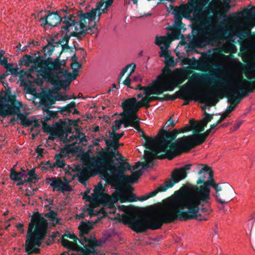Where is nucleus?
Segmentation results:
<instances>
[{
  "mask_svg": "<svg viewBox=\"0 0 255 255\" xmlns=\"http://www.w3.org/2000/svg\"><path fill=\"white\" fill-rule=\"evenodd\" d=\"M79 16L73 20H71V17H65L63 21L64 25L61 26V32L63 30L66 32L60 42H65L68 43L71 37H76L78 39H81L82 37L90 30L92 31V28H95L96 23L90 27L87 24L90 21H93L96 18V8H92L91 11L84 13L82 10L78 11Z\"/></svg>",
  "mask_w": 255,
  "mask_h": 255,
  "instance_id": "nucleus-5",
  "label": "nucleus"
},
{
  "mask_svg": "<svg viewBox=\"0 0 255 255\" xmlns=\"http://www.w3.org/2000/svg\"><path fill=\"white\" fill-rule=\"evenodd\" d=\"M33 56L28 54L24 55L21 60V64L23 65L28 66L29 63H33Z\"/></svg>",
  "mask_w": 255,
  "mask_h": 255,
  "instance_id": "nucleus-58",
  "label": "nucleus"
},
{
  "mask_svg": "<svg viewBox=\"0 0 255 255\" xmlns=\"http://www.w3.org/2000/svg\"><path fill=\"white\" fill-rule=\"evenodd\" d=\"M184 65H189L192 69H196V67H199V59L197 60L195 57L184 59Z\"/></svg>",
  "mask_w": 255,
  "mask_h": 255,
  "instance_id": "nucleus-49",
  "label": "nucleus"
},
{
  "mask_svg": "<svg viewBox=\"0 0 255 255\" xmlns=\"http://www.w3.org/2000/svg\"><path fill=\"white\" fill-rule=\"evenodd\" d=\"M114 156L115 153L109 152L107 149L106 151H97V174L101 171L111 167V165L114 163L111 158Z\"/></svg>",
  "mask_w": 255,
  "mask_h": 255,
  "instance_id": "nucleus-16",
  "label": "nucleus"
},
{
  "mask_svg": "<svg viewBox=\"0 0 255 255\" xmlns=\"http://www.w3.org/2000/svg\"><path fill=\"white\" fill-rule=\"evenodd\" d=\"M220 61L218 57H213L206 53H202L199 58V67H196V69L203 71H209L214 66L218 67Z\"/></svg>",
  "mask_w": 255,
  "mask_h": 255,
  "instance_id": "nucleus-19",
  "label": "nucleus"
},
{
  "mask_svg": "<svg viewBox=\"0 0 255 255\" xmlns=\"http://www.w3.org/2000/svg\"><path fill=\"white\" fill-rule=\"evenodd\" d=\"M75 130V133H72V135L68 138V142H71V144L72 145L77 143L78 141L80 143L84 141H87L84 134L81 132L80 128L76 127Z\"/></svg>",
  "mask_w": 255,
  "mask_h": 255,
  "instance_id": "nucleus-32",
  "label": "nucleus"
},
{
  "mask_svg": "<svg viewBox=\"0 0 255 255\" xmlns=\"http://www.w3.org/2000/svg\"><path fill=\"white\" fill-rule=\"evenodd\" d=\"M3 67L6 69L7 71L10 72V74L13 75H17L18 74V70L17 68H13V64L12 63H8L7 59L3 57L2 61L0 62Z\"/></svg>",
  "mask_w": 255,
  "mask_h": 255,
  "instance_id": "nucleus-42",
  "label": "nucleus"
},
{
  "mask_svg": "<svg viewBox=\"0 0 255 255\" xmlns=\"http://www.w3.org/2000/svg\"><path fill=\"white\" fill-rule=\"evenodd\" d=\"M58 109V112L64 116H69L72 112L71 110L68 107L67 105L64 107H59Z\"/></svg>",
  "mask_w": 255,
  "mask_h": 255,
  "instance_id": "nucleus-59",
  "label": "nucleus"
},
{
  "mask_svg": "<svg viewBox=\"0 0 255 255\" xmlns=\"http://www.w3.org/2000/svg\"><path fill=\"white\" fill-rule=\"evenodd\" d=\"M122 119L123 125L125 128L129 126L132 127L136 123L139 122L140 121V119L135 113H124Z\"/></svg>",
  "mask_w": 255,
  "mask_h": 255,
  "instance_id": "nucleus-29",
  "label": "nucleus"
},
{
  "mask_svg": "<svg viewBox=\"0 0 255 255\" xmlns=\"http://www.w3.org/2000/svg\"><path fill=\"white\" fill-rule=\"evenodd\" d=\"M174 186V183H172L169 180L165 181L163 184L160 185L155 190L153 191V194L156 195L158 192H164L167 189Z\"/></svg>",
  "mask_w": 255,
  "mask_h": 255,
  "instance_id": "nucleus-44",
  "label": "nucleus"
},
{
  "mask_svg": "<svg viewBox=\"0 0 255 255\" xmlns=\"http://www.w3.org/2000/svg\"><path fill=\"white\" fill-rule=\"evenodd\" d=\"M237 88L242 91V95L246 96L248 93L252 92L254 89H255V81L252 83L247 80H244L241 83L238 81Z\"/></svg>",
  "mask_w": 255,
  "mask_h": 255,
  "instance_id": "nucleus-28",
  "label": "nucleus"
},
{
  "mask_svg": "<svg viewBox=\"0 0 255 255\" xmlns=\"http://www.w3.org/2000/svg\"><path fill=\"white\" fill-rule=\"evenodd\" d=\"M142 174V171L140 169L132 172L131 175H128L127 177H125L124 180L126 182V184H131L137 182L138 179Z\"/></svg>",
  "mask_w": 255,
  "mask_h": 255,
  "instance_id": "nucleus-40",
  "label": "nucleus"
},
{
  "mask_svg": "<svg viewBox=\"0 0 255 255\" xmlns=\"http://www.w3.org/2000/svg\"><path fill=\"white\" fill-rule=\"evenodd\" d=\"M9 178L11 180L16 182V185L18 186L23 185L26 183L25 178L24 179L20 173L15 171L14 168L10 170Z\"/></svg>",
  "mask_w": 255,
  "mask_h": 255,
  "instance_id": "nucleus-36",
  "label": "nucleus"
},
{
  "mask_svg": "<svg viewBox=\"0 0 255 255\" xmlns=\"http://www.w3.org/2000/svg\"><path fill=\"white\" fill-rule=\"evenodd\" d=\"M109 168H106L101 171L99 173L101 178L106 181V183L112 187H117V188H123L122 185L126 184V182L123 180V177L117 172L112 173L111 175L109 172Z\"/></svg>",
  "mask_w": 255,
  "mask_h": 255,
  "instance_id": "nucleus-18",
  "label": "nucleus"
},
{
  "mask_svg": "<svg viewBox=\"0 0 255 255\" xmlns=\"http://www.w3.org/2000/svg\"><path fill=\"white\" fill-rule=\"evenodd\" d=\"M253 14H254L255 17V7H253V8L248 10H244L241 12V15L244 17L246 18H250L253 17Z\"/></svg>",
  "mask_w": 255,
  "mask_h": 255,
  "instance_id": "nucleus-60",
  "label": "nucleus"
},
{
  "mask_svg": "<svg viewBox=\"0 0 255 255\" xmlns=\"http://www.w3.org/2000/svg\"><path fill=\"white\" fill-rule=\"evenodd\" d=\"M65 132L66 131L63 129H59L56 135L61 141H63L64 143H67L68 136ZM53 135H55L56 134H53Z\"/></svg>",
  "mask_w": 255,
  "mask_h": 255,
  "instance_id": "nucleus-55",
  "label": "nucleus"
},
{
  "mask_svg": "<svg viewBox=\"0 0 255 255\" xmlns=\"http://www.w3.org/2000/svg\"><path fill=\"white\" fill-rule=\"evenodd\" d=\"M148 96L145 95L140 101H137L138 106H139V108L144 107L147 109L150 106L149 105L150 101H148Z\"/></svg>",
  "mask_w": 255,
  "mask_h": 255,
  "instance_id": "nucleus-56",
  "label": "nucleus"
},
{
  "mask_svg": "<svg viewBox=\"0 0 255 255\" xmlns=\"http://www.w3.org/2000/svg\"><path fill=\"white\" fill-rule=\"evenodd\" d=\"M166 148L165 149L164 151H160L159 152H156L155 151H153V152H155L156 154L160 152H165L166 151ZM152 151L153 150H151ZM174 157H175V155L174 154L171 148H170L168 150H167L166 151V153L164 154H162L161 155H157L156 154V159H162L165 158H167L168 160H172Z\"/></svg>",
  "mask_w": 255,
  "mask_h": 255,
  "instance_id": "nucleus-43",
  "label": "nucleus"
},
{
  "mask_svg": "<svg viewBox=\"0 0 255 255\" xmlns=\"http://www.w3.org/2000/svg\"><path fill=\"white\" fill-rule=\"evenodd\" d=\"M33 58V63L34 64L35 68L38 67L41 65H43V62L44 60V57L41 56H36V55L35 54Z\"/></svg>",
  "mask_w": 255,
  "mask_h": 255,
  "instance_id": "nucleus-57",
  "label": "nucleus"
},
{
  "mask_svg": "<svg viewBox=\"0 0 255 255\" xmlns=\"http://www.w3.org/2000/svg\"><path fill=\"white\" fill-rule=\"evenodd\" d=\"M56 100V97L53 96L50 92L41 96L39 106L44 112L47 113L45 118V121H48L51 118L55 119L58 118V112L49 110L52 105L55 104Z\"/></svg>",
  "mask_w": 255,
  "mask_h": 255,
  "instance_id": "nucleus-15",
  "label": "nucleus"
},
{
  "mask_svg": "<svg viewBox=\"0 0 255 255\" xmlns=\"http://www.w3.org/2000/svg\"><path fill=\"white\" fill-rule=\"evenodd\" d=\"M48 232V222L38 212L35 213L29 224L26 236L25 250L28 255L39 254L40 248L54 242L57 232H53L47 238Z\"/></svg>",
  "mask_w": 255,
  "mask_h": 255,
  "instance_id": "nucleus-4",
  "label": "nucleus"
},
{
  "mask_svg": "<svg viewBox=\"0 0 255 255\" xmlns=\"http://www.w3.org/2000/svg\"><path fill=\"white\" fill-rule=\"evenodd\" d=\"M78 157L80 158V161L81 163L84 165H86L93 162L94 158H96L95 155L91 156L90 153L88 152H84V150H81L79 153L78 154Z\"/></svg>",
  "mask_w": 255,
  "mask_h": 255,
  "instance_id": "nucleus-38",
  "label": "nucleus"
},
{
  "mask_svg": "<svg viewBox=\"0 0 255 255\" xmlns=\"http://www.w3.org/2000/svg\"><path fill=\"white\" fill-rule=\"evenodd\" d=\"M136 89L139 90H143V94L146 96H150L151 94H154L152 92H153V90L152 89L151 87V84H149L147 86H142L141 85L138 84L137 86Z\"/></svg>",
  "mask_w": 255,
  "mask_h": 255,
  "instance_id": "nucleus-51",
  "label": "nucleus"
},
{
  "mask_svg": "<svg viewBox=\"0 0 255 255\" xmlns=\"http://www.w3.org/2000/svg\"><path fill=\"white\" fill-rule=\"evenodd\" d=\"M53 60L51 58H48L47 59L46 58V57H44V60L43 62V65H44V67H42L40 68V69L38 71L39 73H42L43 74H45V72L47 71L46 67L49 68V66H51L53 62Z\"/></svg>",
  "mask_w": 255,
  "mask_h": 255,
  "instance_id": "nucleus-52",
  "label": "nucleus"
},
{
  "mask_svg": "<svg viewBox=\"0 0 255 255\" xmlns=\"http://www.w3.org/2000/svg\"><path fill=\"white\" fill-rule=\"evenodd\" d=\"M192 73V71L188 69H176L173 74V80L175 82H169L166 84V77L163 75L158 76L150 84L153 90L152 93L160 95L165 91H173L177 84L183 83Z\"/></svg>",
  "mask_w": 255,
  "mask_h": 255,
  "instance_id": "nucleus-6",
  "label": "nucleus"
},
{
  "mask_svg": "<svg viewBox=\"0 0 255 255\" xmlns=\"http://www.w3.org/2000/svg\"><path fill=\"white\" fill-rule=\"evenodd\" d=\"M46 180L47 182L49 181L48 183L52 187L53 191L56 190L65 193L73 190L72 186L69 184V181L67 180L65 177H64L65 182L62 181L60 178L56 176L47 178Z\"/></svg>",
  "mask_w": 255,
  "mask_h": 255,
  "instance_id": "nucleus-20",
  "label": "nucleus"
},
{
  "mask_svg": "<svg viewBox=\"0 0 255 255\" xmlns=\"http://www.w3.org/2000/svg\"><path fill=\"white\" fill-rule=\"evenodd\" d=\"M192 164H187L180 168H175L171 173L170 181L174 185L185 179L188 171L191 170Z\"/></svg>",
  "mask_w": 255,
  "mask_h": 255,
  "instance_id": "nucleus-22",
  "label": "nucleus"
},
{
  "mask_svg": "<svg viewBox=\"0 0 255 255\" xmlns=\"http://www.w3.org/2000/svg\"><path fill=\"white\" fill-rule=\"evenodd\" d=\"M27 170H28V172L26 174V175H27V177H26V179L25 178L26 183H32L33 182V180L39 179V176L35 173L34 168L30 170L27 169Z\"/></svg>",
  "mask_w": 255,
  "mask_h": 255,
  "instance_id": "nucleus-48",
  "label": "nucleus"
},
{
  "mask_svg": "<svg viewBox=\"0 0 255 255\" xmlns=\"http://www.w3.org/2000/svg\"><path fill=\"white\" fill-rule=\"evenodd\" d=\"M223 75L225 77V78L221 80H216V83L219 87L215 88V91L220 93V92L223 91L225 87H230V90L227 93V95L228 97V102L231 105H234L236 103V101L239 97H244L245 96L242 95V91L237 88L238 86V81L233 76H231L227 72H222Z\"/></svg>",
  "mask_w": 255,
  "mask_h": 255,
  "instance_id": "nucleus-11",
  "label": "nucleus"
},
{
  "mask_svg": "<svg viewBox=\"0 0 255 255\" xmlns=\"http://www.w3.org/2000/svg\"><path fill=\"white\" fill-rule=\"evenodd\" d=\"M61 243L64 247L71 250H76L78 248V245L76 243L69 241L63 238L61 240Z\"/></svg>",
  "mask_w": 255,
  "mask_h": 255,
  "instance_id": "nucleus-47",
  "label": "nucleus"
},
{
  "mask_svg": "<svg viewBox=\"0 0 255 255\" xmlns=\"http://www.w3.org/2000/svg\"><path fill=\"white\" fill-rule=\"evenodd\" d=\"M188 136L191 145L193 146V148L196 146L202 144L206 140L201 133L194 134L189 135Z\"/></svg>",
  "mask_w": 255,
  "mask_h": 255,
  "instance_id": "nucleus-39",
  "label": "nucleus"
},
{
  "mask_svg": "<svg viewBox=\"0 0 255 255\" xmlns=\"http://www.w3.org/2000/svg\"><path fill=\"white\" fill-rule=\"evenodd\" d=\"M121 107L124 110V113H136L139 109L137 101L134 97L125 100L122 103Z\"/></svg>",
  "mask_w": 255,
  "mask_h": 255,
  "instance_id": "nucleus-24",
  "label": "nucleus"
},
{
  "mask_svg": "<svg viewBox=\"0 0 255 255\" xmlns=\"http://www.w3.org/2000/svg\"><path fill=\"white\" fill-rule=\"evenodd\" d=\"M80 173H83L84 175L89 176V174L91 176H96V161L94 158V161L92 163L86 165H77L74 166L72 170Z\"/></svg>",
  "mask_w": 255,
  "mask_h": 255,
  "instance_id": "nucleus-23",
  "label": "nucleus"
},
{
  "mask_svg": "<svg viewBox=\"0 0 255 255\" xmlns=\"http://www.w3.org/2000/svg\"><path fill=\"white\" fill-rule=\"evenodd\" d=\"M9 99L8 106L6 108L8 109V117L10 115H17V119L20 122H17V123L25 127H29L32 125V121L29 120L23 113H21L20 107L22 106V103L17 101L15 96H11Z\"/></svg>",
  "mask_w": 255,
  "mask_h": 255,
  "instance_id": "nucleus-13",
  "label": "nucleus"
},
{
  "mask_svg": "<svg viewBox=\"0 0 255 255\" xmlns=\"http://www.w3.org/2000/svg\"><path fill=\"white\" fill-rule=\"evenodd\" d=\"M202 166V167L198 171L200 177L197 181V183H203V185L200 186L199 188L196 185H190L186 188L181 187L179 190H182V193H189L191 190H195L196 188L197 189L196 192H210V187L216 183L213 178L214 171L206 164Z\"/></svg>",
  "mask_w": 255,
  "mask_h": 255,
  "instance_id": "nucleus-10",
  "label": "nucleus"
},
{
  "mask_svg": "<svg viewBox=\"0 0 255 255\" xmlns=\"http://www.w3.org/2000/svg\"><path fill=\"white\" fill-rule=\"evenodd\" d=\"M68 147L65 148H62L60 150V152L58 154H56L55 155V162L53 163V166L56 168H64L66 165L64 160H61V158L64 157L63 153H67L68 150Z\"/></svg>",
  "mask_w": 255,
  "mask_h": 255,
  "instance_id": "nucleus-35",
  "label": "nucleus"
},
{
  "mask_svg": "<svg viewBox=\"0 0 255 255\" xmlns=\"http://www.w3.org/2000/svg\"><path fill=\"white\" fill-rule=\"evenodd\" d=\"M171 42L170 38L168 36H156L155 43L156 44L158 45H160L161 44L166 45L169 43Z\"/></svg>",
  "mask_w": 255,
  "mask_h": 255,
  "instance_id": "nucleus-50",
  "label": "nucleus"
},
{
  "mask_svg": "<svg viewBox=\"0 0 255 255\" xmlns=\"http://www.w3.org/2000/svg\"><path fill=\"white\" fill-rule=\"evenodd\" d=\"M210 0H188L186 4L176 7L175 11L174 28L182 29L184 24L182 16L190 18L195 24L191 35L188 34L182 39L187 52L197 48H202L219 39L226 31L220 25H209V11L203 7Z\"/></svg>",
  "mask_w": 255,
  "mask_h": 255,
  "instance_id": "nucleus-1",
  "label": "nucleus"
},
{
  "mask_svg": "<svg viewBox=\"0 0 255 255\" xmlns=\"http://www.w3.org/2000/svg\"><path fill=\"white\" fill-rule=\"evenodd\" d=\"M96 224V220L90 221H81L78 227L79 230V236L81 238L79 240V243L82 245L85 250L81 255H96V237L94 236L91 238H87L85 234H88L90 231L94 228V225Z\"/></svg>",
  "mask_w": 255,
  "mask_h": 255,
  "instance_id": "nucleus-12",
  "label": "nucleus"
},
{
  "mask_svg": "<svg viewBox=\"0 0 255 255\" xmlns=\"http://www.w3.org/2000/svg\"><path fill=\"white\" fill-rule=\"evenodd\" d=\"M224 49L225 52L235 53L237 51L236 46L232 43L228 42L224 45Z\"/></svg>",
  "mask_w": 255,
  "mask_h": 255,
  "instance_id": "nucleus-54",
  "label": "nucleus"
},
{
  "mask_svg": "<svg viewBox=\"0 0 255 255\" xmlns=\"http://www.w3.org/2000/svg\"><path fill=\"white\" fill-rule=\"evenodd\" d=\"M105 142V144L107 146L106 149L109 150V149H112L116 150L119 147V141L113 140L110 138H107L106 137H102Z\"/></svg>",
  "mask_w": 255,
  "mask_h": 255,
  "instance_id": "nucleus-45",
  "label": "nucleus"
},
{
  "mask_svg": "<svg viewBox=\"0 0 255 255\" xmlns=\"http://www.w3.org/2000/svg\"><path fill=\"white\" fill-rule=\"evenodd\" d=\"M197 190H191L189 193H182V190H179L167 198L169 205L167 207L171 213L168 219L169 221L173 222L177 218L181 221L208 219L212 212L209 202L210 192H196Z\"/></svg>",
  "mask_w": 255,
  "mask_h": 255,
  "instance_id": "nucleus-2",
  "label": "nucleus"
},
{
  "mask_svg": "<svg viewBox=\"0 0 255 255\" xmlns=\"http://www.w3.org/2000/svg\"><path fill=\"white\" fill-rule=\"evenodd\" d=\"M70 73L66 70H61L60 72L53 75L51 84L56 89L60 90L63 87L69 85L72 81H70Z\"/></svg>",
  "mask_w": 255,
  "mask_h": 255,
  "instance_id": "nucleus-21",
  "label": "nucleus"
},
{
  "mask_svg": "<svg viewBox=\"0 0 255 255\" xmlns=\"http://www.w3.org/2000/svg\"><path fill=\"white\" fill-rule=\"evenodd\" d=\"M111 237L110 233H105L103 235L102 240L97 239V247H100L102 245V244L105 243L106 241L109 240Z\"/></svg>",
  "mask_w": 255,
  "mask_h": 255,
  "instance_id": "nucleus-62",
  "label": "nucleus"
},
{
  "mask_svg": "<svg viewBox=\"0 0 255 255\" xmlns=\"http://www.w3.org/2000/svg\"><path fill=\"white\" fill-rule=\"evenodd\" d=\"M144 159L146 163H143L142 168L143 169H146L148 167H152L153 165V160L156 159V153H153L148 150H145ZM141 164H142V163L140 161L137 162L136 163V167L133 168V169L137 168Z\"/></svg>",
  "mask_w": 255,
  "mask_h": 255,
  "instance_id": "nucleus-31",
  "label": "nucleus"
},
{
  "mask_svg": "<svg viewBox=\"0 0 255 255\" xmlns=\"http://www.w3.org/2000/svg\"><path fill=\"white\" fill-rule=\"evenodd\" d=\"M212 187L215 190L214 196L218 203L227 204L233 199L235 190L231 185L226 184L222 188L219 186V184L215 183Z\"/></svg>",
  "mask_w": 255,
  "mask_h": 255,
  "instance_id": "nucleus-14",
  "label": "nucleus"
},
{
  "mask_svg": "<svg viewBox=\"0 0 255 255\" xmlns=\"http://www.w3.org/2000/svg\"><path fill=\"white\" fill-rule=\"evenodd\" d=\"M231 0H212L209 4V6L206 8H208L209 11L211 10L213 12L217 9L221 10L226 6L225 9L227 10L230 7L229 4Z\"/></svg>",
  "mask_w": 255,
  "mask_h": 255,
  "instance_id": "nucleus-26",
  "label": "nucleus"
},
{
  "mask_svg": "<svg viewBox=\"0 0 255 255\" xmlns=\"http://www.w3.org/2000/svg\"><path fill=\"white\" fill-rule=\"evenodd\" d=\"M72 10V8L67 6L55 11L45 10V15L40 18L39 21L41 22V25L43 27L48 25L54 27L57 26L60 22L63 23L65 17H71V20H73L78 17V11L76 13H71Z\"/></svg>",
  "mask_w": 255,
  "mask_h": 255,
  "instance_id": "nucleus-9",
  "label": "nucleus"
},
{
  "mask_svg": "<svg viewBox=\"0 0 255 255\" xmlns=\"http://www.w3.org/2000/svg\"><path fill=\"white\" fill-rule=\"evenodd\" d=\"M114 0H101L97 3V12L98 13V16H100L102 13H107L108 8L112 5Z\"/></svg>",
  "mask_w": 255,
  "mask_h": 255,
  "instance_id": "nucleus-34",
  "label": "nucleus"
},
{
  "mask_svg": "<svg viewBox=\"0 0 255 255\" xmlns=\"http://www.w3.org/2000/svg\"><path fill=\"white\" fill-rule=\"evenodd\" d=\"M94 189H93V193L91 195H83L82 199L85 200L86 202H89V204H85L84 205L85 210L91 211V209L94 210L96 208V185H93Z\"/></svg>",
  "mask_w": 255,
  "mask_h": 255,
  "instance_id": "nucleus-27",
  "label": "nucleus"
},
{
  "mask_svg": "<svg viewBox=\"0 0 255 255\" xmlns=\"http://www.w3.org/2000/svg\"><path fill=\"white\" fill-rule=\"evenodd\" d=\"M47 44L43 47V50L44 52H46L45 55L48 54L49 56H51L54 50V48L56 47V45L54 44L55 41L53 37L47 39Z\"/></svg>",
  "mask_w": 255,
  "mask_h": 255,
  "instance_id": "nucleus-41",
  "label": "nucleus"
},
{
  "mask_svg": "<svg viewBox=\"0 0 255 255\" xmlns=\"http://www.w3.org/2000/svg\"><path fill=\"white\" fill-rule=\"evenodd\" d=\"M169 148L176 157L193 148V146L191 145L189 136H183L176 139L169 145Z\"/></svg>",
  "mask_w": 255,
  "mask_h": 255,
  "instance_id": "nucleus-17",
  "label": "nucleus"
},
{
  "mask_svg": "<svg viewBox=\"0 0 255 255\" xmlns=\"http://www.w3.org/2000/svg\"><path fill=\"white\" fill-rule=\"evenodd\" d=\"M61 62L59 61V60L57 59L53 61L52 65L49 67V69L51 70H59V72H60L61 70H62L61 68Z\"/></svg>",
  "mask_w": 255,
  "mask_h": 255,
  "instance_id": "nucleus-61",
  "label": "nucleus"
},
{
  "mask_svg": "<svg viewBox=\"0 0 255 255\" xmlns=\"http://www.w3.org/2000/svg\"><path fill=\"white\" fill-rule=\"evenodd\" d=\"M81 213L76 215V219L80 220L84 218L86 216H89L91 217L96 216V211L92 209L91 211L85 210L84 206L81 208Z\"/></svg>",
  "mask_w": 255,
  "mask_h": 255,
  "instance_id": "nucleus-46",
  "label": "nucleus"
},
{
  "mask_svg": "<svg viewBox=\"0 0 255 255\" xmlns=\"http://www.w3.org/2000/svg\"><path fill=\"white\" fill-rule=\"evenodd\" d=\"M119 197L121 202H134L137 200L135 195L131 193V188L128 187L126 190L123 188H117L116 192L112 196L107 194H103L100 199L97 197V206L101 203L104 207L109 209V213L115 214L116 209L115 203L118 201Z\"/></svg>",
  "mask_w": 255,
  "mask_h": 255,
  "instance_id": "nucleus-8",
  "label": "nucleus"
},
{
  "mask_svg": "<svg viewBox=\"0 0 255 255\" xmlns=\"http://www.w3.org/2000/svg\"><path fill=\"white\" fill-rule=\"evenodd\" d=\"M124 132L122 133H116L115 131H112L109 133V136L113 140L119 141V139L124 135Z\"/></svg>",
  "mask_w": 255,
  "mask_h": 255,
  "instance_id": "nucleus-63",
  "label": "nucleus"
},
{
  "mask_svg": "<svg viewBox=\"0 0 255 255\" xmlns=\"http://www.w3.org/2000/svg\"><path fill=\"white\" fill-rule=\"evenodd\" d=\"M177 95H178L179 98L184 101V105L189 104L193 98L194 94L189 89H182L176 92Z\"/></svg>",
  "mask_w": 255,
  "mask_h": 255,
  "instance_id": "nucleus-33",
  "label": "nucleus"
},
{
  "mask_svg": "<svg viewBox=\"0 0 255 255\" xmlns=\"http://www.w3.org/2000/svg\"><path fill=\"white\" fill-rule=\"evenodd\" d=\"M168 205L167 198L161 209L154 210L146 217L141 216L138 211L128 206L122 205L121 208L126 214H122V221L136 233L143 232L148 229L156 230L160 229L164 223L173 222L168 220L171 215L170 210L167 207Z\"/></svg>",
  "mask_w": 255,
  "mask_h": 255,
  "instance_id": "nucleus-3",
  "label": "nucleus"
},
{
  "mask_svg": "<svg viewBox=\"0 0 255 255\" xmlns=\"http://www.w3.org/2000/svg\"><path fill=\"white\" fill-rule=\"evenodd\" d=\"M130 167L131 166L128 163H126L125 164L124 163H121L120 166L116 168L113 163V164L111 165V167L109 168V170L111 173H114L115 172L119 173L120 175L123 177V180L125 181L124 179L125 177L128 176L125 174V172L127 169L130 170Z\"/></svg>",
  "mask_w": 255,
  "mask_h": 255,
  "instance_id": "nucleus-30",
  "label": "nucleus"
},
{
  "mask_svg": "<svg viewBox=\"0 0 255 255\" xmlns=\"http://www.w3.org/2000/svg\"><path fill=\"white\" fill-rule=\"evenodd\" d=\"M197 96L201 103H206L212 106H214L218 102L217 95L212 91H208L201 92L197 94Z\"/></svg>",
  "mask_w": 255,
  "mask_h": 255,
  "instance_id": "nucleus-25",
  "label": "nucleus"
},
{
  "mask_svg": "<svg viewBox=\"0 0 255 255\" xmlns=\"http://www.w3.org/2000/svg\"><path fill=\"white\" fill-rule=\"evenodd\" d=\"M57 212L51 210L48 213L45 214V216L47 218H51L52 221H55L56 224H57L59 222V220L55 217L57 215Z\"/></svg>",
  "mask_w": 255,
  "mask_h": 255,
  "instance_id": "nucleus-64",
  "label": "nucleus"
},
{
  "mask_svg": "<svg viewBox=\"0 0 255 255\" xmlns=\"http://www.w3.org/2000/svg\"><path fill=\"white\" fill-rule=\"evenodd\" d=\"M190 130H192L190 125H186L182 128H175L171 131L161 129L155 138L149 137L147 139V147L156 152L164 151L171 141L175 139L178 134Z\"/></svg>",
  "mask_w": 255,
  "mask_h": 255,
  "instance_id": "nucleus-7",
  "label": "nucleus"
},
{
  "mask_svg": "<svg viewBox=\"0 0 255 255\" xmlns=\"http://www.w3.org/2000/svg\"><path fill=\"white\" fill-rule=\"evenodd\" d=\"M234 33L238 37L242 38L250 36L251 30L246 25L242 24L235 28Z\"/></svg>",
  "mask_w": 255,
  "mask_h": 255,
  "instance_id": "nucleus-37",
  "label": "nucleus"
},
{
  "mask_svg": "<svg viewBox=\"0 0 255 255\" xmlns=\"http://www.w3.org/2000/svg\"><path fill=\"white\" fill-rule=\"evenodd\" d=\"M129 67H131V70L129 72L130 74L133 73L136 68V65L134 63H132L130 64L127 65L121 71L120 76H119V80H121L122 77L125 75V74L127 72L128 70Z\"/></svg>",
  "mask_w": 255,
  "mask_h": 255,
  "instance_id": "nucleus-53",
  "label": "nucleus"
}]
</instances>
